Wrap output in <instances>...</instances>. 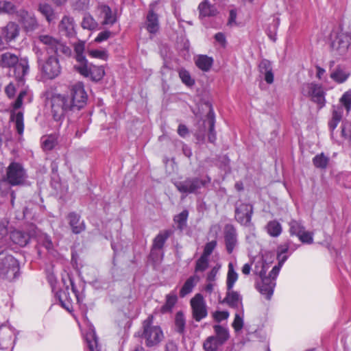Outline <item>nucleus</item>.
Returning <instances> with one entry per match:
<instances>
[{
	"label": "nucleus",
	"mask_w": 351,
	"mask_h": 351,
	"mask_svg": "<svg viewBox=\"0 0 351 351\" xmlns=\"http://www.w3.org/2000/svg\"><path fill=\"white\" fill-rule=\"evenodd\" d=\"M88 95L82 82L71 86L66 94H56L51 97V113L58 121L70 112L79 111L86 104Z\"/></svg>",
	"instance_id": "obj_1"
},
{
	"label": "nucleus",
	"mask_w": 351,
	"mask_h": 351,
	"mask_svg": "<svg viewBox=\"0 0 351 351\" xmlns=\"http://www.w3.org/2000/svg\"><path fill=\"white\" fill-rule=\"evenodd\" d=\"M289 243H283L278 247L277 258L278 260V265L273 267L268 276H266L265 274L269 265L264 261H259L255 265L254 273L261 278V282L258 285V291L263 295L265 296L267 300H270L274 293L276 278L279 274L281 267L289 257L287 254L289 253L291 254L294 250H293L289 252Z\"/></svg>",
	"instance_id": "obj_2"
},
{
	"label": "nucleus",
	"mask_w": 351,
	"mask_h": 351,
	"mask_svg": "<svg viewBox=\"0 0 351 351\" xmlns=\"http://www.w3.org/2000/svg\"><path fill=\"white\" fill-rule=\"evenodd\" d=\"M0 66L3 68H13L17 86L24 85V77L29 71L28 60L26 58L19 59L15 54L6 52L0 56Z\"/></svg>",
	"instance_id": "obj_3"
},
{
	"label": "nucleus",
	"mask_w": 351,
	"mask_h": 351,
	"mask_svg": "<svg viewBox=\"0 0 351 351\" xmlns=\"http://www.w3.org/2000/svg\"><path fill=\"white\" fill-rule=\"evenodd\" d=\"M154 315H149L142 324L141 337L145 339L148 347L158 345L163 339L164 335L159 326L154 325Z\"/></svg>",
	"instance_id": "obj_4"
},
{
	"label": "nucleus",
	"mask_w": 351,
	"mask_h": 351,
	"mask_svg": "<svg viewBox=\"0 0 351 351\" xmlns=\"http://www.w3.org/2000/svg\"><path fill=\"white\" fill-rule=\"evenodd\" d=\"M25 98L27 102L32 100V95L27 88H23L20 90L16 99L12 103V110L10 112V120L15 124V128L19 134L22 135L24 132V117L22 111L16 112L19 109L23 103Z\"/></svg>",
	"instance_id": "obj_5"
},
{
	"label": "nucleus",
	"mask_w": 351,
	"mask_h": 351,
	"mask_svg": "<svg viewBox=\"0 0 351 351\" xmlns=\"http://www.w3.org/2000/svg\"><path fill=\"white\" fill-rule=\"evenodd\" d=\"M27 178L26 170L21 163L12 162L7 167L5 181L11 186H23Z\"/></svg>",
	"instance_id": "obj_6"
},
{
	"label": "nucleus",
	"mask_w": 351,
	"mask_h": 351,
	"mask_svg": "<svg viewBox=\"0 0 351 351\" xmlns=\"http://www.w3.org/2000/svg\"><path fill=\"white\" fill-rule=\"evenodd\" d=\"M38 39L45 46L48 53H53L56 56L59 54L70 56L71 53V49L64 43L50 35L42 34L38 36Z\"/></svg>",
	"instance_id": "obj_7"
},
{
	"label": "nucleus",
	"mask_w": 351,
	"mask_h": 351,
	"mask_svg": "<svg viewBox=\"0 0 351 351\" xmlns=\"http://www.w3.org/2000/svg\"><path fill=\"white\" fill-rule=\"evenodd\" d=\"M19 271L18 261L11 255L0 258V277L12 280L16 278Z\"/></svg>",
	"instance_id": "obj_8"
},
{
	"label": "nucleus",
	"mask_w": 351,
	"mask_h": 351,
	"mask_svg": "<svg viewBox=\"0 0 351 351\" xmlns=\"http://www.w3.org/2000/svg\"><path fill=\"white\" fill-rule=\"evenodd\" d=\"M38 63L42 73L48 79H54L61 72V66L56 55H51L44 61L38 54Z\"/></svg>",
	"instance_id": "obj_9"
},
{
	"label": "nucleus",
	"mask_w": 351,
	"mask_h": 351,
	"mask_svg": "<svg viewBox=\"0 0 351 351\" xmlns=\"http://www.w3.org/2000/svg\"><path fill=\"white\" fill-rule=\"evenodd\" d=\"M302 93L304 96L311 97V100L316 103L319 108L325 106V92L322 85L315 83L305 84L302 86Z\"/></svg>",
	"instance_id": "obj_10"
},
{
	"label": "nucleus",
	"mask_w": 351,
	"mask_h": 351,
	"mask_svg": "<svg viewBox=\"0 0 351 351\" xmlns=\"http://www.w3.org/2000/svg\"><path fill=\"white\" fill-rule=\"evenodd\" d=\"M211 179L207 176L206 180H201L198 178H187L184 181L175 183L177 189L183 193H195L198 189L210 183Z\"/></svg>",
	"instance_id": "obj_11"
},
{
	"label": "nucleus",
	"mask_w": 351,
	"mask_h": 351,
	"mask_svg": "<svg viewBox=\"0 0 351 351\" xmlns=\"http://www.w3.org/2000/svg\"><path fill=\"white\" fill-rule=\"evenodd\" d=\"M350 45L351 34L340 32L332 40L331 51L334 56H343L347 53Z\"/></svg>",
	"instance_id": "obj_12"
},
{
	"label": "nucleus",
	"mask_w": 351,
	"mask_h": 351,
	"mask_svg": "<svg viewBox=\"0 0 351 351\" xmlns=\"http://www.w3.org/2000/svg\"><path fill=\"white\" fill-rule=\"evenodd\" d=\"M75 70L84 77H90L93 81H99L105 75L103 66L88 64V62L81 65H75Z\"/></svg>",
	"instance_id": "obj_13"
},
{
	"label": "nucleus",
	"mask_w": 351,
	"mask_h": 351,
	"mask_svg": "<svg viewBox=\"0 0 351 351\" xmlns=\"http://www.w3.org/2000/svg\"><path fill=\"white\" fill-rule=\"evenodd\" d=\"M193 317L196 322H200L208 315L206 302L201 293H197L191 300Z\"/></svg>",
	"instance_id": "obj_14"
},
{
	"label": "nucleus",
	"mask_w": 351,
	"mask_h": 351,
	"mask_svg": "<svg viewBox=\"0 0 351 351\" xmlns=\"http://www.w3.org/2000/svg\"><path fill=\"white\" fill-rule=\"evenodd\" d=\"M16 332L14 328L8 326L0 327V349L5 350L10 346L14 349L16 341Z\"/></svg>",
	"instance_id": "obj_15"
},
{
	"label": "nucleus",
	"mask_w": 351,
	"mask_h": 351,
	"mask_svg": "<svg viewBox=\"0 0 351 351\" xmlns=\"http://www.w3.org/2000/svg\"><path fill=\"white\" fill-rule=\"evenodd\" d=\"M253 213V207L250 204L240 203L237 205L235 218L242 225L250 224Z\"/></svg>",
	"instance_id": "obj_16"
},
{
	"label": "nucleus",
	"mask_w": 351,
	"mask_h": 351,
	"mask_svg": "<svg viewBox=\"0 0 351 351\" xmlns=\"http://www.w3.org/2000/svg\"><path fill=\"white\" fill-rule=\"evenodd\" d=\"M60 32L68 37L73 38L77 34L76 24L73 18L69 15H64L58 25Z\"/></svg>",
	"instance_id": "obj_17"
},
{
	"label": "nucleus",
	"mask_w": 351,
	"mask_h": 351,
	"mask_svg": "<svg viewBox=\"0 0 351 351\" xmlns=\"http://www.w3.org/2000/svg\"><path fill=\"white\" fill-rule=\"evenodd\" d=\"M157 4V1L150 3L147 14L146 29L151 34L156 33L159 29L158 16L154 11Z\"/></svg>",
	"instance_id": "obj_18"
},
{
	"label": "nucleus",
	"mask_w": 351,
	"mask_h": 351,
	"mask_svg": "<svg viewBox=\"0 0 351 351\" xmlns=\"http://www.w3.org/2000/svg\"><path fill=\"white\" fill-rule=\"evenodd\" d=\"M20 28L19 26L14 23L9 22L5 27L1 29V36L6 43H11L15 41L19 35Z\"/></svg>",
	"instance_id": "obj_19"
},
{
	"label": "nucleus",
	"mask_w": 351,
	"mask_h": 351,
	"mask_svg": "<svg viewBox=\"0 0 351 351\" xmlns=\"http://www.w3.org/2000/svg\"><path fill=\"white\" fill-rule=\"evenodd\" d=\"M224 239L228 252L231 254L237 244V234L233 226L228 224L225 227Z\"/></svg>",
	"instance_id": "obj_20"
},
{
	"label": "nucleus",
	"mask_w": 351,
	"mask_h": 351,
	"mask_svg": "<svg viewBox=\"0 0 351 351\" xmlns=\"http://www.w3.org/2000/svg\"><path fill=\"white\" fill-rule=\"evenodd\" d=\"M20 21L27 32H32L38 27V22L32 13L25 10H20L19 12Z\"/></svg>",
	"instance_id": "obj_21"
},
{
	"label": "nucleus",
	"mask_w": 351,
	"mask_h": 351,
	"mask_svg": "<svg viewBox=\"0 0 351 351\" xmlns=\"http://www.w3.org/2000/svg\"><path fill=\"white\" fill-rule=\"evenodd\" d=\"M343 114V109L341 106H333L332 109V117L328 121V128L332 138H335V130L341 121Z\"/></svg>",
	"instance_id": "obj_22"
},
{
	"label": "nucleus",
	"mask_w": 351,
	"mask_h": 351,
	"mask_svg": "<svg viewBox=\"0 0 351 351\" xmlns=\"http://www.w3.org/2000/svg\"><path fill=\"white\" fill-rule=\"evenodd\" d=\"M34 231H31L29 232L16 230L11 232L10 239L13 243L21 246H25L31 238L34 235Z\"/></svg>",
	"instance_id": "obj_23"
},
{
	"label": "nucleus",
	"mask_w": 351,
	"mask_h": 351,
	"mask_svg": "<svg viewBox=\"0 0 351 351\" xmlns=\"http://www.w3.org/2000/svg\"><path fill=\"white\" fill-rule=\"evenodd\" d=\"M67 219L74 234H80L85 230L84 221L81 220V217L79 214L71 212L68 215Z\"/></svg>",
	"instance_id": "obj_24"
},
{
	"label": "nucleus",
	"mask_w": 351,
	"mask_h": 351,
	"mask_svg": "<svg viewBox=\"0 0 351 351\" xmlns=\"http://www.w3.org/2000/svg\"><path fill=\"white\" fill-rule=\"evenodd\" d=\"M199 16L201 19L206 17L215 16L218 10L215 5L210 3L208 0H204L198 5Z\"/></svg>",
	"instance_id": "obj_25"
},
{
	"label": "nucleus",
	"mask_w": 351,
	"mask_h": 351,
	"mask_svg": "<svg viewBox=\"0 0 351 351\" xmlns=\"http://www.w3.org/2000/svg\"><path fill=\"white\" fill-rule=\"evenodd\" d=\"M258 69L261 74L264 77L265 82L267 84H272L274 82V73L271 62L268 60H262L259 64Z\"/></svg>",
	"instance_id": "obj_26"
},
{
	"label": "nucleus",
	"mask_w": 351,
	"mask_h": 351,
	"mask_svg": "<svg viewBox=\"0 0 351 351\" xmlns=\"http://www.w3.org/2000/svg\"><path fill=\"white\" fill-rule=\"evenodd\" d=\"M100 10V17L103 19L101 24L104 25H113L117 21V16L113 13L111 8L106 5H101L99 7Z\"/></svg>",
	"instance_id": "obj_27"
},
{
	"label": "nucleus",
	"mask_w": 351,
	"mask_h": 351,
	"mask_svg": "<svg viewBox=\"0 0 351 351\" xmlns=\"http://www.w3.org/2000/svg\"><path fill=\"white\" fill-rule=\"evenodd\" d=\"M171 234L169 230H165L159 232L154 238L151 250V256H154L155 252L158 250H162L166 241Z\"/></svg>",
	"instance_id": "obj_28"
},
{
	"label": "nucleus",
	"mask_w": 351,
	"mask_h": 351,
	"mask_svg": "<svg viewBox=\"0 0 351 351\" xmlns=\"http://www.w3.org/2000/svg\"><path fill=\"white\" fill-rule=\"evenodd\" d=\"M223 302L226 303L231 308H238L242 304V297L232 289L227 290L226 296Z\"/></svg>",
	"instance_id": "obj_29"
},
{
	"label": "nucleus",
	"mask_w": 351,
	"mask_h": 351,
	"mask_svg": "<svg viewBox=\"0 0 351 351\" xmlns=\"http://www.w3.org/2000/svg\"><path fill=\"white\" fill-rule=\"evenodd\" d=\"M178 296L176 292L173 291L165 297V303L160 307L159 311L162 314L171 313L177 303Z\"/></svg>",
	"instance_id": "obj_30"
},
{
	"label": "nucleus",
	"mask_w": 351,
	"mask_h": 351,
	"mask_svg": "<svg viewBox=\"0 0 351 351\" xmlns=\"http://www.w3.org/2000/svg\"><path fill=\"white\" fill-rule=\"evenodd\" d=\"M199 280V277L196 274L190 276L182 287L180 291V296L184 298L191 293Z\"/></svg>",
	"instance_id": "obj_31"
},
{
	"label": "nucleus",
	"mask_w": 351,
	"mask_h": 351,
	"mask_svg": "<svg viewBox=\"0 0 351 351\" xmlns=\"http://www.w3.org/2000/svg\"><path fill=\"white\" fill-rule=\"evenodd\" d=\"M85 340L90 351H101L95 330L92 327L86 333Z\"/></svg>",
	"instance_id": "obj_32"
},
{
	"label": "nucleus",
	"mask_w": 351,
	"mask_h": 351,
	"mask_svg": "<svg viewBox=\"0 0 351 351\" xmlns=\"http://www.w3.org/2000/svg\"><path fill=\"white\" fill-rule=\"evenodd\" d=\"M213 59L206 55H199L195 58V65L202 71L208 72L213 64Z\"/></svg>",
	"instance_id": "obj_33"
},
{
	"label": "nucleus",
	"mask_w": 351,
	"mask_h": 351,
	"mask_svg": "<svg viewBox=\"0 0 351 351\" xmlns=\"http://www.w3.org/2000/svg\"><path fill=\"white\" fill-rule=\"evenodd\" d=\"M69 287H66V291H60L56 293V296L59 300L61 306L67 311L71 312L73 310L72 300L68 292Z\"/></svg>",
	"instance_id": "obj_34"
},
{
	"label": "nucleus",
	"mask_w": 351,
	"mask_h": 351,
	"mask_svg": "<svg viewBox=\"0 0 351 351\" xmlns=\"http://www.w3.org/2000/svg\"><path fill=\"white\" fill-rule=\"evenodd\" d=\"M74 51L75 53V59L77 62V65H81L86 63L87 60L84 54L85 50V41L78 40L74 44Z\"/></svg>",
	"instance_id": "obj_35"
},
{
	"label": "nucleus",
	"mask_w": 351,
	"mask_h": 351,
	"mask_svg": "<svg viewBox=\"0 0 351 351\" xmlns=\"http://www.w3.org/2000/svg\"><path fill=\"white\" fill-rule=\"evenodd\" d=\"M214 331L215 333V336H213L216 341L223 344L229 339V331L226 327L221 325H215L213 326Z\"/></svg>",
	"instance_id": "obj_36"
},
{
	"label": "nucleus",
	"mask_w": 351,
	"mask_h": 351,
	"mask_svg": "<svg viewBox=\"0 0 351 351\" xmlns=\"http://www.w3.org/2000/svg\"><path fill=\"white\" fill-rule=\"evenodd\" d=\"M266 230L271 237H277L282 233V228L278 221L273 220L268 222Z\"/></svg>",
	"instance_id": "obj_37"
},
{
	"label": "nucleus",
	"mask_w": 351,
	"mask_h": 351,
	"mask_svg": "<svg viewBox=\"0 0 351 351\" xmlns=\"http://www.w3.org/2000/svg\"><path fill=\"white\" fill-rule=\"evenodd\" d=\"M237 279L238 274L235 271L232 263H230L228 265V271L226 280L227 290L233 289L234 283L237 282Z\"/></svg>",
	"instance_id": "obj_38"
},
{
	"label": "nucleus",
	"mask_w": 351,
	"mask_h": 351,
	"mask_svg": "<svg viewBox=\"0 0 351 351\" xmlns=\"http://www.w3.org/2000/svg\"><path fill=\"white\" fill-rule=\"evenodd\" d=\"M207 117L208 119L209 124L208 141L209 142L214 143L217 138L216 133L215 132V114L212 109L208 113Z\"/></svg>",
	"instance_id": "obj_39"
},
{
	"label": "nucleus",
	"mask_w": 351,
	"mask_h": 351,
	"mask_svg": "<svg viewBox=\"0 0 351 351\" xmlns=\"http://www.w3.org/2000/svg\"><path fill=\"white\" fill-rule=\"evenodd\" d=\"M38 10L46 18L48 22H51L55 19V14L51 5L48 3H40Z\"/></svg>",
	"instance_id": "obj_40"
},
{
	"label": "nucleus",
	"mask_w": 351,
	"mask_h": 351,
	"mask_svg": "<svg viewBox=\"0 0 351 351\" xmlns=\"http://www.w3.org/2000/svg\"><path fill=\"white\" fill-rule=\"evenodd\" d=\"M186 319L184 313L182 311L176 313L175 316V330L180 334H183L185 331Z\"/></svg>",
	"instance_id": "obj_41"
},
{
	"label": "nucleus",
	"mask_w": 351,
	"mask_h": 351,
	"mask_svg": "<svg viewBox=\"0 0 351 351\" xmlns=\"http://www.w3.org/2000/svg\"><path fill=\"white\" fill-rule=\"evenodd\" d=\"M222 345L213 337H208L204 342L203 348L205 351H220V347Z\"/></svg>",
	"instance_id": "obj_42"
},
{
	"label": "nucleus",
	"mask_w": 351,
	"mask_h": 351,
	"mask_svg": "<svg viewBox=\"0 0 351 351\" xmlns=\"http://www.w3.org/2000/svg\"><path fill=\"white\" fill-rule=\"evenodd\" d=\"M188 216V210H184L180 214L174 217L173 221L177 223L179 230H182L186 227Z\"/></svg>",
	"instance_id": "obj_43"
},
{
	"label": "nucleus",
	"mask_w": 351,
	"mask_h": 351,
	"mask_svg": "<svg viewBox=\"0 0 351 351\" xmlns=\"http://www.w3.org/2000/svg\"><path fill=\"white\" fill-rule=\"evenodd\" d=\"M289 232L291 235H295L298 237L305 230L304 226L300 221L296 220H291L289 223Z\"/></svg>",
	"instance_id": "obj_44"
},
{
	"label": "nucleus",
	"mask_w": 351,
	"mask_h": 351,
	"mask_svg": "<svg viewBox=\"0 0 351 351\" xmlns=\"http://www.w3.org/2000/svg\"><path fill=\"white\" fill-rule=\"evenodd\" d=\"M98 24L94 18L89 14H86L82 21V27L84 29L93 30L97 28Z\"/></svg>",
	"instance_id": "obj_45"
},
{
	"label": "nucleus",
	"mask_w": 351,
	"mask_h": 351,
	"mask_svg": "<svg viewBox=\"0 0 351 351\" xmlns=\"http://www.w3.org/2000/svg\"><path fill=\"white\" fill-rule=\"evenodd\" d=\"M179 77L183 84L189 87L195 84V80L191 76L190 73L184 69H180L178 71Z\"/></svg>",
	"instance_id": "obj_46"
},
{
	"label": "nucleus",
	"mask_w": 351,
	"mask_h": 351,
	"mask_svg": "<svg viewBox=\"0 0 351 351\" xmlns=\"http://www.w3.org/2000/svg\"><path fill=\"white\" fill-rule=\"evenodd\" d=\"M342 108L344 107L347 113L351 110V90L345 92L339 99Z\"/></svg>",
	"instance_id": "obj_47"
},
{
	"label": "nucleus",
	"mask_w": 351,
	"mask_h": 351,
	"mask_svg": "<svg viewBox=\"0 0 351 351\" xmlns=\"http://www.w3.org/2000/svg\"><path fill=\"white\" fill-rule=\"evenodd\" d=\"M313 162L317 168L324 169L328 165V158L324 154H320L313 158Z\"/></svg>",
	"instance_id": "obj_48"
},
{
	"label": "nucleus",
	"mask_w": 351,
	"mask_h": 351,
	"mask_svg": "<svg viewBox=\"0 0 351 351\" xmlns=\"http://www.w3.org/2000/svg\"><path fill=\"white\" fill-rule=\"evenodd\" d=\"M209 258L201 255V256L197 260L195 263V271L202 272L204 271L208 267Z\"/></svg>",
	"instance_id": "obj_49"
},
{
	"label": "nucleus",
	"mask_w": 351,
	"mask_h": 351,
	"mask_svg": "<svg viewBox=\"0 0 351 351\" xmlns=\"http://www.w3.org/2000/svg\"><path fill=\"white\" fill-rule=\"evenodd\" d=\"M349 74L341 69H337L330 74V77L338 83L344 82L348 77Z\"/></svg>",
	"instance_id": "obj_50"
},
{
	"label": "nucleus",
	"mask_w": 351,
	"mask_h": 351,
	"mask_svg": "<svg viewBox=\"0 0 351 351\" xmlns=\"http://www.w3.org/2000/svg\"><path fill=\"white\" fill-rule=\"evenodd\" d=\"M15 6L14 4L6 0H0V12L12 14L15 12Z\"/></svg>",
	"instance_id": "obj_51"
},
{
	"label": "nucleus",
	"mask_w": 351,
	"mask_h": 351,
	"mask_svg": "<svg viewBox=\"0 0 351 351\" xmlns=\"http://www.w3.org/2000/svg\"><path fill=\"white\" fill-rule=\"evenodd\" d=\"M68 134H74L75 137L80 138L82 135L86 132L84 130H79L77 125L74 122H69L67 126Z\"/></svg>",
	"instance_id": "obj_52"
},
{
	"label": "nucleus",
	"mask_w": 351,
	"mask_h": 351,
	"mask_svg": "<svg viewBox=\"0 0 351 351\" xmlns=\"http://www.w3.org/2000/svg\"><path fill=\"white\" fill-rule=\"evenodd\" d=\"M299 240L306 244H312L313 243V233L305 230L298 237Z\"/></svg>",
	"instance_id": "obj_53"
},
{
	"label": "nucleus",
	"mask_w": 351,
	"mask_h": 351,
	"mask_svg": "<svg viewBox=\"0 0 351 351\" xmlns=\"http://www.w3.org/2000/svg\"><path fill=\"white\" fill-rule=\"evenodd\" d=\"M221 269V265L217 264L214 266L211 270L207 274L206 281L215 282L217 280V276Z\"/></svg>",
	"instance_id": "obj_54"
},
{
	"label": "nucleus",
	"mask_w": 351,
	"mask_h": 351,
	"mask_svg": "<svg viewBox=\"0 0 351 351\" xmlns=\"http://www.w3.org/2000/svg\"><path fill=\"white\" fill-rule=\"evenodd\" d=\"M88 55L95 58H99L101 60H106L108 54L105 50L93 49L88 51Z\"/></svg>",
	"instance_id": "obj_55"
},
{
	"label": "nucleus",
	"mask_w": 351,
	"mask_h": 351,
	"mask_svg": "<svg viewBox=\"0 0 351 351\" xmlns=\"http://www.w3.org/2000/svg\"><path fill=\"white\" fill-rule=\"evenodd\" d=\"M232 326L236 332L241 330L243 326V315L236 313Z\"/></svg>",
	"instance_id": "obj_56"
},
{
	"label": "nucleus",
	"mask_w": 351,
	"mask_h": 351,
	"mask_svg": "<svg viewBox=\"0 0 351 351\" xmlns=\"http://www.w3.org/2000/svg\"><path fill=\"white\" fill-rule=\"evenodd\" d=\"M217 245V242L215 241H212L208 242L204 246V249L202 255L209 258L210 255L213 253L214 249Z\"/></svg>",
	"instance_id": "obj_57"
},
{
	"label": "nucleus",
	"mask_w": 351,
	"mask_h": 351,
	"mask_svg": "<svg viewBox=\"0 0 351 351\" xmlns=\"http://www.w3.org/2000/svg\"><path fill=\"white\" fill-rule=\"evenodd\" d=\"M56 145V141L53 137L48 136L43 141V148L46 150H51Z\"/></svg>",
	"instance_id": "obj_58"
},
{
	"label": "nucleus",
	"mask_w": 351,
	"mask_h": 351,
	"mask_svg": "<svg viewBox=\"0 0 351 351\" xmlns=\"http://www.w3.org/2000/svg\"><path fill=\"white\" fill-rule=\"evenodd\" d=\"M228 317H229V313L226 311H217L213 313V318L217 322H220L223 320H226L228 318Z\"/></svg>",
	"instance_id": "obj_59"
},
{
	"label": "nucleus",
	"mask_w": 351,
	"mask_h": 351,
	"mask_svg": "<svg viewBox=\"0 0 351 351\" xmlns=\"http://www.w3.org/2000/svg\"><path fill=\"white\" fill-rule=\"evenodd\" d=\"M111 35L112 32L109 30L101 32L95 38V41L96 43H101L103 41L107 40L111 36Z\"/></svg>",
	"instance_id": "obj_60"
},
{
	"label": "nucleus",
	"mask_w": 351,
	"mask_h": 351,
	"mask_svg": "<svg viewBox=\"0 0 351 351\" xmlns=\"http://www.w3.org/2000/svg\"><path fill=\"white\" fill-rule=\"evenodd\" d=\"M5 91L8 97L12 98L14 97L16 87L13 82H10L5 88Z\"/></svg>",
	"instance_id": "obj_61"
},
{
	"label": "nucleus",
	"mask_w": 351,
	"mask_h": 351,
	"mask_svg": "<svg viewBox=\"0 0 351 351\" xmlns=\"http://www.w3.org/2000/svg\"><path fill=\"white\" fill-rule=\"evenodd\" d=\"M8 221L0 220V239L8 234Z\"/></svg>",
	"instance_id": "obj_62"
},
{
	"label": "nucleus",
	"mask_w": 351,
	"mask_h": 351,
	"mask_svg": "<svg viewBox=\"0 0 351 351\" xmlns=\"http://www.w3.org/2000/svg\"><path fill=\"white\" fill-rule=\"evenodd\" d=\"M237 11L235 10H230L228 25L232 26L236 24Z\"/></svg>",
	"instance_id": "obj_63"
},
{
	"label": "nucleus",
	"mask_w": 351,
	"mask_h": 351,
	"mask_svg": "<svg viewBox=\"0 0 351 351\" xmlns=\"http://www.w3.org/2000/svg\"><path fill=\"white\" fill-rule=\"evenodd\" d=\"M178 133L182 137H185L189 134V130L185 125L180 124L178 128Z\"/></svg>",
	"instance_id": "obj_64"
}]
</instances>
